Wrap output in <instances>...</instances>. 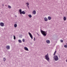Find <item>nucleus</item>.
<instances>
[{"label": "nucleus", "mask_w": 67, "mask_h": 67, "mask_svg": "<svg viewBox=\"0 0 67 67\" xmlns=\"http://www.w3.org/2000/svg\"><path fill=\"white\" fill-rule=\"evenodd\" d=\"M41 31L42 35H43L44 36H46L47 32L41 30Z\"/></svg>", "instance_id": "obj_1"}, {"label": "nucleus", "mask_w": 67, "mask_h": 67, "mask_svg": "<svg viewBox=\"0 0 67 67\" xmlns=\"http://www.w3.org/2000/svg\"><path fill=\"white\" fill-rule=\"evenodd\" d=\"M45 59H46L48 61L49 60V56L48 55V54L47 53L46 55L45 56Z\"/></svg>", "instance_id": "obj_2"}, {"label": "nucleus", "mask_w": 67, "mask_h": 67, "mask_svg": "<svg viewBox=\"0 0 67 67\" xmlns=\"http://www.w3.org/2000/svg\"><path fill=\"white\" fill-rule=\"evenodd\" d=\"M54 59L55 61H57L58 60V57L57 55H55L54 56Z\"/></svg>", "instance_id": "obj_3"}, {"label": "nucleus", "mask_w": 67, "mask_h": 67, "mask_svg": "<svg viewBox=\"0 0 67 67\" xmlns=\"http://www.w3.org/2000/svg\"><path fill=\"white\" fill-rule=\"evenodd\" d=\"M28 34L29 36H30V37H31V39H33V36L32 35V34H31L30 33V32H29L28 33Z\"/></svg>", "instance_id": "obj_4"}, {"label": "nucleus", "mask_w": 67, "mask_h": 67, "mask_svg": "<svg viewBox=\"0 0 67 67\" xmlns=\"http://www.w3.org/2000/svg\"><path fill=\"white\" fill-rule=\"evenodd\" d=\"M24 49L26 51H29V49H28V48H27L26 47H24Z\"/></svg>", "instance_id": "obj_5"}, {"label": "nucleus", "mask_w": 67, "mask_h": 67, "mask_svg": "<svg viewBox=\"0 0 67 67\" xmlns=\"http://www.w3.org/2000/svg\"><path fill=\"white\" fill-rule=\"evenodd\" d=\"M44 20L45 21H48V19L46 17H45L44 18Z\"/></svg>", "instance_id": "obj_6"}, {"label": "nucleus", "mask_w": 67, "mask_h": 67, "mask_svg": "<svg viewBox=\"0 0 67 67\" xmlns=\"http://www.w3.org/2000/svg\"><path fill=\"white\" fill-rule=\"evenodd\" d=\"M46 42L48 44H49L50 43V41L49 40H47L46 41Z\"/></svg>", "instance_id": "obj_7"}, {"label": "nucleus", "mask_w": 67, "mask_h": 67, "mask_svg": "<svg viewBox=\"0 0 67 67\" xmlns=\"http://www.w3.org/2000/svg\"><path fill=\"white\" fill-rule=\"evenodd\" d=\"M6 48L7 49H10V46H6Z\"/></svg>", "instance_id": "obj_8"}, {"label": "nucleus", "mask_w": 67, "mask_h": 67, "mask_svg": "<svg viewBox=\"0 0 67 67\" xmlns=\"http://www.w3.org/2000/svg\"><path fill=\"white\" fill-rule=\"evenodd\" d=\"M48 19L49 20H51V19H52L51 17L50 16H49L48 17Z\"/></svg>", "instance_id": "obj_9"}, {"label": "nucleus", "mask_w": 67, "mask_h": 67, "mask_svg": "<svg viewBox=\"0 0 67 67\" xmlns=\"http://www.w3.org/2000/svg\"><path fill=\"white\" fill-rule=\"evenodd\" d=\"M21 14H25V12H24V11L21 12Z\"/></svg>", "instance_id": "obj_10"}, {"label": "nucleus", "mask_w": 67, "mask_h": 67, "mask_svg": "<svg viewBox=\"0 0 67 67\" xmlns=\"http://www.w3.org/2000/svg\"><path fill=\"white\" fill-rule=\"evenodd\" d=\"M33 13L34 14H36V11L35 10H34L33 12Z\"/></svg>", "instance_id": "obj_11"}, {"label": "nucleus", "mask_w": 67, "mask_h": 67, "mask_svg": "<svg viewBox=\"0 0 67 67\" xmlns=\"http://www.w3.org/2000/svg\"><path fill=\"white\" fill-rule=\"evenodd\" d=\"M19 12L20 14H21V12H22V10L21 9H20L19 10Z\"/></svg>", "instance_id": "obj_12"}, {"label": "nucleus", "mask_w": 67, "mask_h": 67, "mask_svg": "<svg viewBox=\"0 0 67 67\" xmlns=\"http://www.w3.org/2000/svg\"><path fill=\"white\" fill-rule=\"evenodd\" d=\"M63 20L64 21H66V17L64 16V17Z\"/></svg>", "instance_id": "obj_13"}, {"label": "nucleus", "mask_w": 67, "mask_h": 67, "mask_svg": "<svg viewBox=\"0 0 67 67\" xmlns=\"http://www.w3.org/2000/svg\"><path fill=\"white\" fill-rule=\"evenodd\" d=\"M0 25H4V23H1Z\"/></svg>", "instance_id": "obj_14"}, {"label": "nucleus", "mask_w": 67, "mask_h": 67, "mask_svg": "<svg viewBox=\"0 0 67 67\" xmlns=\"http://www.w3.org/2000/svg\"><path fill=\"white\" fill-rule=\"evenodd\" d=\"M28 16L30 18H32V15H31V14H29L28 15Z\"/></svg>", "instance_id": "obj_15"}, {"label": "nucleus", "mask_w": 67, "mask_h": 67, "mask_svg": "<svg viewBox=\"0 0 67 67\" xmlns=\"http://www.w3.org/2000/svg\"><path fill=\"white\" fill-rule=\"evenodd\" d=\"M66 45H64V47H65V48H67V43H66Z\"/></svg>", "instance_id": "obj_16"}, {"label": "nucleus", "mask_w": 67, "mask_h": 67, "mask_svg": "<svg viewBox=\"0 0 67 67\" xmlns=\"http://www.w3.org/2000/svg\"><path fill=\"white\" fill-rule=\"evenodd\" d=\"M56 51H55L53 54L54 56H55V54H56Z\"/></svg>", "instance_id": "obj_17"}, {"label": "nucleus", "mask_w": 67, "mask_h": 67, "mask_svg": "<svg viewBox=\"0 0 67 67\" xmlns=\"http://www.w3.org/2000/svg\"><path fill=\"white\" fill-rule=\"evenodd\" d=\"M18 41L19 43H22V41H21V40H18Z\"/></svg>", "instance_id": "obj_18"}, {"label": "nucleus", "mask_w": 67, "mask_h": 67, "mask_svg": "<svg viewBox=\"0 0 67 67\" xmlns=\"http://www.w3.org/2000/svg\"><path fill=\"white\" fill-rule=\"evenodd\" d=\"M8 8H9V9H11V6L8 5Z\"/></svg>", "instance_id": "obj_19"}, {"label": "nucleus", "mask_w": 67, "mask_h": 67, "mask_svg": "<svg viewBox=\"0 0 67 67\" xmlns=\"http://www.w3.org/2000/svg\"><path fill=\"white\" fill-rule=\"evenodd\" d=\"M6 60V59H5V58H4L3 59V61H4V62H5Z\"/></svg>", "instance_id": "obj_20"}, {"label": "nucleus", "mask_w": 67, "mask_h": 67, "mask_svg": "<svg viewBox=\"0 0 67 67\" xmlns=\"http://www.w3.org/2000/svg\"><path fill=\"white\" fill-rule=\"evenodd\" d=\"M26 4H27V7H28V6H29V3L28 2H27V3H26Z\"/></svg>", "instance_id": "obj_21"}, {"label": "nucleus", "mask_w": 67, "mask_h": 67, "mask_svg": "<svg viewBox=\"0 0 67 67\" xmlns=\"http://www.w3.org/2000/svg\"><path fill=\"white\" fill-rule=\"evenodd\" d=\"M23 42H25V39H23Z\"/></svg>", "instance_id": "obj_22"}, {"label": "nucleus", "mask_w": 67, "mask_h": 67, "mask_svg": "<svg viewBox=\"0 0 67 67\" xmlns=\"http://www.w3.org/2000/svg\"><path fill=\"white\" fill-rule=\"evenodd\" d=\"M14 40H15V37L14 36Z\"/></svg>", "instance_id": "obj_23"}, {"label": "nucleus", "mask_w": 67, "mask_h": 67, "mask_svg": "<svg viewBox=\"0 0 67 67\" xmlns=\"http://www.w3.org/2000/svg\"><path fill=\"white\" fill-rule=\"evenodd\" d=\"M60 41L61 43L63 42V40H61Z\"/></svg>", "instance_id": "obj_24"}, {"label": "nucleus", "mask_w": 67, "mask_h": 67, "mask_svg": "<svg viewBox=\"0 0 67 67\" xmlns=\"http://www.w3.org/2000/svg\"><path fill=\"white\" fill-rule=\"evenodd\" d=\"M14 27H17V25H14Z\"/></svg>", "instance_id": "obj_25"}, {"label": "nucleus", "mask_w": 67, "mask_h": 67, "mask_svg": "<svg viewBox=\"0 0 67 67\" xmlns=\"http://www.w3.org/2000/svg\"><path fill=\"white\" fill-rule=\"evenodd\" d=\"M34 41H35V37H34Z\"/></svg>", "instance_id": "obj_26"}, {"label": "nucleus", "mask_w": 67, "mask_h": 67, "mask_svg": "<svg viewBox=\"0 0 67 67\" xmlns=\"http://www.w3.org/2000/svg\"><path fill=\"white\" fill-rule=\"evenodd\" d=\"M14 25H17L16 24H15Z\"/></svg>", "instance_id": "obj_27"}, {"label": "nucleus", "mask_w": 67, "mask_h": 67, "mask_svg": "<svg viewBox=\"0 0 67 67\" xmlns=\"http://www.w3.org/2000/svg\"><path fill=\"white\" fill-rule=\"evenodd\" d=\"M66 62L67 63V59L66 60Z\"/></svg>", "instance_id": "obj_28"}, {"label": "nucleus", "mask_w": 67, "mask_h": 67, "mask_svg": "<svg viewBox=\"0 0 67 67\" xmlns=\"http://www.w3.org/2000/svg\"><path fill=\"white\" fill-rule=\"evenodd\" d=\"M1 26H3V25H1Z\"/></svg>", "instance_id": "obj_29"}, {"label": "nucleus", "mask_w": 67, "mask_h": 67, "mask_svg": "<svg viewBox=\"0 0 67 67\" xmlns=\"http://www.w3.org/2000/svg\"><path fill=\"white\" fill-rule=\"evenodd\" d=\"M28 8H29V6H28Z\"/></svg>", "instance_id": "obj_30"}, {"label": "nucleus", "mask_w": 67, "mask_h": 67, "mask_svg": "<svg viewBox=\"0 0 67 67\" xmlns=\"http://www.w3.org/2000/svg\"><path fill=\"white\" fill-rule=\"evenodd\" d=\"M15 17H17V16H16V15H15Z\"/></svg>", "instance_id": "obj_31"}]
</instances>
